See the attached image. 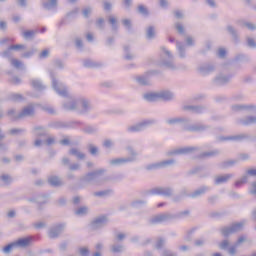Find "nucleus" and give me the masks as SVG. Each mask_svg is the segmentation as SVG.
Returning <instances> with one entry per match:
<instances>
[{"instance_id":"nucleus-1","label":"nucleus","mask_w":256,"mask_h":256,"mask_svg":"<svg viewBox=\"0 0 256 256\" xmlns=\"http://www.w3.org/2000/svg\"><path fill=\"white\" fill-rule=\"evenodd\" d=\"M104 173H107V169L100 168L81 176L77 185L78 189H84V187H87V185L93 183V181L95 185H103L107 183V181H111L112 179L109 176L100 178Z\"/></svg>"},{"instance_id":"nucleus-2","label":"nucleus","mask_w":256,"mask_h":256,"mask_svg":"<svg viewBox=\"0 0 256 256\" xmlns=\"http://www.w3.org/2000/svg\"><path fill=\"white\" fill-rule=\"evenodd\" d=\"M168 125H177L178 123H184L182 126L183 131H188L189 133H205L208 129H211V125L203 124V123H195L187 125V123H191V119L187 117H175L166 120Z\"/></svg>"},{"instance_id":"nucleus-3","label":"nucleus","mask_w":256,"mask_h":256,"mask_svg":"<svg viewBox=\"0 0 256 256\" xmlns=\"http://www.w3.org/2000/svg\"><path fill=\"white\" fill-rule=\"evenodd\" d=\"M49 76L52 83V89H54L55 93L59 95V97H69V88L59 79H57V73L53 70H49Z\"/></svg>"},{"instance_id":"nucleus-4","label":"nucleus","mask_w":256,"mask_h":256,"mask_svg":"<svg viewBox=\"0 0 256 256\" xmlns=\"http://www.w3.org/2000/svg\"><path fill=\"white\" fill-rule=\"evenodd\" d=\"M165 55L168 58H161L158 63V67H164L165 69H169L170 71H177V69H183L184 71L187 69L186 65H181L177 67L175 65V57L171 54V51L167 50V48H162Z\"/></svg>"},{"instance_id":"nucleus-5","label":"nucleus","mask_w":256,"mask_h":256,"mask_svg":"<svg viewBox=\"0 0 256 256\" xmlns=\"http://www.w3.org/2000/svg\"><path fill=\"white\" fill-rule=\"evenodd\" d=\"M243 227H245V221L235 222L230 226H223L219 231L224 239H228V237H231V235H235V233L243 231Z\"/></svg>"},{"instance_id":"nucleus-6","label":"nucleus","mask_w":256,"mask_h":256,"mask_svg":"<svg viewBox=\"0 0 256 256\" xmlns=\"http://www.w3.org/2000/svg\"><path fill=\"white\" fill-rule=\"evenodd\" d=\"M79 125H83V122L77 120L71 121H51L48 123L50 129H77Z\"/></svg>"},{"instance_id":"nucleus-7","label":"nucleus","mask_w":256,"mask_h":256,"mask_svg":"<svg viewBox=\"0 0 256 256\" xmlns=\"http://www.w3.org/2000/svg\"><path fill=\"white\" fill-rule=\"evenodd\" d=\"M78 115H89L95 109L91 100L85 97H78Z\"/></svg>"},{"instance_id":"nucleus-8","label":"nucleus","mask_w":256,"mask_h":256,"mask_svg":"<svg viewBox=\"0 0 256 256\" xmlns=\"http://www.w3.org/2000/svg\"><path fill=\"white\" fill-rule=\"evenodd\" d=\"M217 141L223 143V141H235L236 143H243V141H253V138L248 133H241L233 136H218Z\"/></svg>"},{"instance_id":"nucleus-9","label":"nucleus","mask_w":256,"mask_h":256,"mask_svg":"<svg viewBox=\"0 0 256 256\" xmlns=\"http://www.w3.org/2000/svg\"><path fill=\"white\" fill-rule=\"evenodd\" d=\"M107 223H109V218L106 215L98 216L90 223V229L92 231H99V229L106 227Z\"/></svg>"},{"instance_id":"nucleus-10","label":"nucleus","mask_w":256,"mask_h":256,"mask_svg":"<svg viewBox=\"0 0 256 256\" xmlns=\"http://www.w3.org/2000/svg\"><path fill=\"white\" fill-rule=\"evenodd\" d=\"M32 243L33 237L26 236L18 238L16 241L10 242V245L12 249H17V247H20V249H27V247H31Z\"/></svg>"},{"instance_id":"nucleus-11","label":"nucleus","mask_w":256,"mask_h":256,"mask_svg":"<svg viewBox=\"0 0 256 256\" xmlns=\"http://www.w3.org/2000/svg\"><path fill=\"white\" fill-rule=\"evenodd\" d=\"M157 123L156 120H144L136 125L128 127L127 131L129 133H139V131H145L147 127H151V125H155Z\"/></svg>"},{"instance_id":"nucleus-12","label":"nucleus","mask_w":256,"mask_h":256,"mask_svg":"<svg viewBox=\"0 0 256 256\" xmlns=\"http://www.w3.org/2000/svg\"><path fill=\"white\" fill-rule=\"evenodd\" d=\"M194 151H201V148L197 146L184 147L175 150H170L166 152V155L167 157H173V155H189L191 153H194Z\"/></svg>"},{"instance_id":"nucleus-13","label":"nucleus","mask_w":256,"mask_h":256,"mask_svg":"<svg viewBox=\"0 0 256 256\" xmlns=\"http://www.w3.org/2000/svg\"><path fill=\"white\" fill-rule=\"evenodd\" d=\"M65 227H66L65 223H59L50 227L48 231L49 239H59L61 234L65 231Z\"/></svg>"},{"instance_id":"nucleus-14","label":"nucleus","mask_w":256,"mask_h":256,"mask_svg":"<svg viewBox=\"0 0 256 256\" xmlns=\"http://www.w3.org/2000/svg\"><path fill=\"white\" fill-rule=\"evenodd\" d=\"M233 79V74H219L213 79V84L216 87H225V85H229L231 80Z\"/></svg>"},{"instance_id":"nucleus-15","label":"nucleus","mask_w":256,"mask_h":256,"mask_svg":"<svg viewBox=\"0 0 256 256\" xmlns=\"http://www.w3.org/2000/svg\"><path fill=\"white\" fill-rule=\"evenodd\" d=\"M205 169L206 167L204 165L195 166L187 172V176L191 177V175H198L200 179H205L209 177V172L205 171Z\"/></svg>"},{"instance_id":"nucleus-16","label":"nucleus","mask_w":256,"mask_h":256,"mask_svg":"<svg viewBox=\"0 0 256 256\" xmlns=\"http://www.w3.org/2000/svg\"><path fill=\"white\" fill-rule=\"evenodd\" d=\"M64 99H70L69 102H64L62 107L64 111H77L79 106V98L69 95V97H64Z\"/></svg>"},{"instance_id":"nucleus-17","label":"nucleus","mask_w":256,"mask_h":256,"mask_svg":"<svg viewBox=\"0 0 256 256\" xmlns=\"http://www.w3.org/2000/svg\"><path fill=\"white\" fill-rule=\"evenodd\" d=\"M151 195H161L162 197H173V188L156 187L150 191Z\"/></svg>"},{"instance_id":"nucleus-18","label":"nucleus","mask_w":256,"mask_h":256,"mask_svg":"<svg viewBox=\"0 0 256 256\" xmlns=\"http://www.w3.org/2000/svg\"><path fill=\"white\" fill-rule=\"evenodd\" d=\"M33 115H35V107L28 105L17 116H14L13 121H19V119H23L24 117H33Z\"/></svg>"},{"instance_id":"nucleus-19","label":"nucleus","mask_w":256,"mask_h":256,"mask_svg":"<svg viewBox=\"0 0 256 256\" xmlns=\"http://www.w3.org/2000/svg\"><path fill=\"white\" fill-rule=\"evenodd\" d=\"M232 113H239L241 111H256L255 104H236L231 106Z\"/></svg>"},{"instance_id":"nucleus-20","label":"nucleus","mask_w":256,"mask_h":256,"mask_svg":"<svg viewBox=\"0 0 256 256\" xmlns=\"http://www.w3.org/2000/svg\"><path fill=\"white\" fill-rule=\"evenodd\" d=\"M209 191H211V187L202 185L190 193V199H199V197H203V195L209 193Z\"/></svg>"},{"instance_id":"nucleus-21","label":"nucleus","mask_w":256,"mask_h":256,"mask_svg":"<svg viewBox=\"0 0 256 256\" xmlns=\"http://www.w3.org/2000/svg\"><path fill=\"white\" fill-rule=\"evenodd\" d=\"M136 83H138L141 87H151V78L148 76L147 72L142 75H138L135 77Z\"/></svg>"},{"instance_id":"nucleus-22","label":"nucleus","mask_w":256,"mask_h":256,"mask_svg":"<svg viewBox=\"0 0 256 256\" xmlns=\"http://www.w3.org/2000/svg\"><path fill=\"white\" fill-rule=\"evenodd\" d=\"M237 125H242V127H251V125H256V116H246L240 118L236 121Z\"/></svg>"},{"instance_id":"nucleus-23","label":"nucleus","mask_w":256,"mask_h":256,"mask_svg":"<svg viewBox=\"0 0 256 256\" xmlns=\"http://www.w3.org/2000/svg\"><path fill=\"white\" fill-rule=\"evenodd\" d=\"M133 158H114L109 161L111 167H121V165H127V163H133Z\"/></svg>"},{"instance_id":"nucleus-24","label":"nucleus","mask_w":256,"mask_h":256,"mask_svg":"<svg viewBox=\"0 0 256 256\" xmlns=\"http://www.w3.org/2000/svg\"><path fill=\"white\" fill-rule=\"evenodd\" d=\"M218 155H221V150L214 149L212 151L202 152L199 155L195 156L194 159H210L211 157H218Z\"/></svg>"},{"instance_id":"nucleus-25","label":"nucleus","mask_w":256,"mask_h":256,"mask_svg":"<svg viewBox=\"0 0 256 256\" xmlns=\"http://www.w3.org/2000/svg\"><path fill=\"white\" fill-rule=\"evenodd\" d=\"M49 203L48 194H39L36 196V205H38V211H43V205Z\"/></svg>"},{"instance_id":"nucleus-26","label":"nucleus","mask_w":256,"mask_h":256,"mask_svg":"<svg viewBox=\"0 0 256 256\" xmlns=\"http://www.w3.org/2000/svg\"><path fill=\"white\" fill-rule=\"evenodd\" d=\"M226 31L231 36L232 41L233 43H235V45L240 43L241 40L239 38V32L237 31V29H235V27H233L232 25H228L226 27Z\"/></svg>"},{"instance_id":"nucleus-27","label":"nucleus","mask_w":256,"mask_h":256,"mask_svg":"<svg viewBox=\"0 0 256 256\" xmlns=\"http://www.w3.org/2000/svg\"><path fill=\"white\" fill-rule=\"evenodd\" d=\"M79 14V8H74L73 10L67 12L65 18H63L60 21V26L61 25H67L69 23V19H75V17H77V15Z\"/></svg>"},{"instance_id":"nucleus-28","label":"nucleus","mask_w":256,"mask_h":256,"mask_svg":"<svg viewBox=\"0 0 256 256\" xmlns=\"http://www.w3.org/2000/svg\"><path fill=\"white\" fill-rule=\"evenodd\" d=\"M142 99L147 103H157L159 101V92H147L143 94Z\"/></svg>"},{"instance_id":"nucleus-29","label":"nucleus","mask_w":256,"mask_h":256,"mask_svg":"<svg viewBox=\"0 0 256 256\" xmlns=\"http://www.w3.org/2000/svg\"><path fill=\"white\" fill-rule=\"evenodd\" d=\"M231 179H233V174L216 176L214 178V185H223V183H229Z\"/></svg>"},{"instance_id":"nucleus-30","label":"nucleus","mask_w":256,"mask_h":256,"mask_svg":"<svg viewBox=\"0 0 256 256\" xmlns=\"http://www.w3.org/2000/svg\"><path fill=\"white\" fill-rule=\"evenodd\" d=\"M162 99V101H173L175 99V94L170 90H164L158 92V100Z\"/></svg>"},{"instance_id":"nucleus-31","label":"nucleus","mask_w":256,"mask_h":256,"mask_svg":"<svg viewBox=\"0 0 256 256\" xmlns=\"http://www.w3.org/2000/svg\"><path fill=\"white\" fill-rule=\"evenodd\" d=\"M32 133H34L35 137H49V132L44 126H35Z\"/></svg>"},{"instance_id":"nucleus-32","label":"nucleus","mask_w":256,"mask_h":256,"mask_svg":"<svg viewBox=\"0 0 256 256\" xmlns=\"http://www.w3.org/2000/svg\"><path fill=\"white\" fill-rule=\"evenodd\" d=\"M41 5L46 11H51V9H57V7H59V0L43 1Z\"/></svg>"},{"instance_id":"nucleus-33","label":"nucleus","mask_w":256,"mask_h":256,"mask_svg":"<svg viewBox=\"0 0 256 256\" xmlns=\"http://www.w3.org/2000/svg\"><path fill=\"white\" fill-rule=\"evenodd\" d=\"M199 73H201L203 76L210 75V73H213L215 71V65L213 64H204L198 68Z\"/></svg>"},{"instance_id":"nucleus-34","label":"nucleus","mask_w":256,"mask_h":256,"mask_svg":"<svg viewBox=\"0 0 256 256\" xmlns=\"http://www.w3.org/2000/svg\"><path fill=\"white\" fill-rule=\"evenodd\" d=\"M48 184L50 187H63L64 183L59 176L52 175L48 177Z\"/></svg>"},{"instance_id":"nucleus-35","label":"nucleus","mask_w":256,"mask_h":256,"mask_svg":"<svg viewBox=\"0 0 256 256\" xmlns=\"http://www.w3.org/2000/svg\"><path fill=\"white\" fill-rule=\"evenodd\" d=\"M111 195H115V190L106 189V190H101L93 193L94 197H100L101 199H105V197H111Z\"/></svg>"},{"instance_id":"nucleus-36","label":"nucleus","mask_w":256,"mask_h":256,"mask_svg":"<svg viewBox=\"0 0 256 256\" xmlns=\"http://www.w3.org/2000/svg\"><path fill=\"white\" fill-rule=\"evenodd\" d=\"M83 65L84 67H86L87 69H97L99 67H103V63L101 62H95L91 59H86L83 61Z\"/></svg>"},{"instance_id":"nucleus-37","label":"nucleus","mask_w":256,"mask_h":256,"mask_svg":"<svg viewBox=\"0 0 256 256\" xmlns=\"http://www.w3.org/2000/svg\"><path fill=\"white\" fill-rule=\"evenodd\" d=\"M7 101H12L13 103H21V101H25V97L19 93H10L7 96Z\"/></svg>"},{"instance_id":"nucleus-38","label":"nucleus","mask_w":256,"mask_h":256,"mask_svg":"<svg viewBox=\"0 0 256 256\" xmlns=\"http://www.w3.org/2000/svg\"><path fill=\"white\" fill-rule=\"evenodd\" d=\"M158 217L160 219L161 224L169 223V221H174L173 213H169V212L160 213L158 214Z\"/></svg>"},{"instance_id":"nucleus-39","label":"nucleus","mask_w":256,"mask_h":256,"mask_svg":"<svg viewBox=\"0 0 256 256\" xmlns=\"http://www.w3.org/2000/svg\"><path fill=\"white\" fill-rule=\"evenodd\" d=\"M145 205H147V200L145 199H136L130 203V207H132V209H143Z\"/></svg>"},{"instance_id":"nucleus-40","label":"nucleus","mask_w":256,"mask_h":256,"mask_svg":"<svg viewBox=\"0 0 256 256\" xmlns=\"http://www.w3.org/2000/svg\"><path fill=\"white\" fill-rule=\"evenodd\" d=\"M68 155H72L73 157H76V159H79L80 161L85 160V154L79 151L77 148H70L68 151Z\"/></svg>"},{"instance_id":"nucleus-41","label":"nucleus","mask_w":256,"mask_h":256,"mask_svg":"<svg viewBox=\"0 0 256 256\" xmlns=\"http://www.w3.org/2000/svg\"><path fill=\"white\" fill-rule=\"evenodd\" d=\"M157 37V32L155 31V26H148L146 28V39L148 41H153Z\"/></svg>"},{"instance_id":"nucleus-42","label":"nucleus","mask_w":256,"mask_h":256,"mask_svg":"<svg viewBox=\"0 0 256 256\" xmlns=\"http://www.w3.org/2000/svg\"><path fill=\"white\" fill-rule=\"evenodd\" d=\"M165 245H167V239H165L164 237H159L156 240L155 249L157 251H162V249L166 248Z\"/></svg>"},{"instance_id":"nucleus-43","label":"nucleus","mask_w":256,"mask_h":256,"mask_svg":"<svg viewBox=\"0 0 256 256\" xmlns=\"http://www.w3.org/2000/svg\"><path fill=\"white\" fill-rule=\"evenodd\" d=\"M74 214L77 216V217H85L87 215H89V207L87 206H81L79 207L78 209H76L74 211Z\"/></svg>"},{"instance_id":"nucleus-44","label":"nucleus","mask_w":256,"mask_h":256,"mask_svg":"<svg viewBox=\"0 0 256 256\" xmlns=\"http://www.w3.org/2000/svg\"><path fill=\"white\" fill-rule=\"evenodd\" d=\"M123 50H124V53H125L124 59L126 61H133V59H135V55H133L131 53V47L129 45H124Z\"/></svg>"},{"instance_id":"nucleus-45","label":"nucleus","mask_w":256,"mask_h":256,"mask_svg":"<svg viewBox=\"0 0 256 256\" xmlns=\"http://www.w3.org/2000/svg\"><path fill=\"white\" fill-rule=\"evenodd\" d=\"M108 23L111 25V29L114 33H117V31H119V23L117 22V18L109 16Z\"/></svg>"},{"instance_id":"nucleus-46","label":"nucleus","mask_w":256,"mask_h":256,"mask_svg":"<svg viewBox=\"0 0 256 256\" xmlns=\"http://www.w3.org/2000/svg\"><path fill=\"white\" fill-rule=\"evenodd\" d=\"M22 37L26 41H33V39H35V30H24L22 32Z\"/></svg>"},{"instance_id":"nucleus-47","label":"nucleus","mask_w":256,"mask_h":256,"mask_svg":"<svg viewBox=\"0 0 256 256\" xmlns=\"http://www.w3.org/2000/svg\"><path fill=\"white\" fill-rule=\"evenodd\" d=\"M189 215H191V211L184 210V211L172 214V217L175 221L176 219H184V217H189Z\"/></svg>"},{"instance_id":"nucleus-48","label":"nucleus","mask_w":256,"mask_h":256,"mask_svg":"<svg viewBox=\"0 0 256 256\" xmlns=\"http://www.w3.org/2000/svg\"><path fill=\"white\" fill-rule=\"evenodd\" d=\"M122 25L123 27H125L128 33H133V22L131 21V19H123Z\"/></svg>"},{"instance_id":"nucleus-49","label":"nucleus","mask_w":256,"mask_h":256,"mask_svg":"<svg viewBox=\"0 0 256 256\" xmlns=\"http://www.w3.org/2000/svg\"><path fill=\"white\" fill-rule=\"evenodd\" d=\"M176 47L178 49L179 57L180 59H185L186 54H185V45L182 44L179 41H176Z\"/></svg>"},{"instance_id":"nucleus-50","label":"nucleus","mask_w":256,"mask_h":256,"mask_svg":"<svg viewBox=\"0 0 256 256\" xmlns=\"http://www.w3.org/2000/svg\"><path fill=\"white\" fill-rule=\"evenodd\" d=\"M234 61L238 63H249L251 61V58H249L245 54H238L235 56Z\"/></svg>"},{"instance_id":"nucleus-51","label":"nucleus","mask_w":256,"mask_h":256,"mask_svg":"<svg viewBox=\"0 0 256 256\" xmlns=\"http://www.w3.org/2000/svg\"><path fill=\"white\" fill-rule=\"evenodd\" d=\"M88 153L92 155V157H97L99 155V147L95 146L94 144L87 145Z\"/></svg>"},{"instance_id":"nucleus-52","label":"nucleus","mask_w":256,"mask_h":256,"mask_svg":"<svg viewBox=\"0 0 256 256\" xmlns=\"http://www.w3.org/2000/svg\"><path fill=\"white\" fill-rule=\"evenodd\" d=\"M13 50L11 49V46H9L7 48V50H4L3 52L0 53V56L3 58V59H8L9 61H11V59H13Z\"/></svg>"},{"instance_id":"nucleus-53","label":"nucleus","mask_w":256,"mask_h":256,"mask_svg":"<svg viewBox=\"0 0 256 256\" xmlns=\"http://www.w3.org/2000/svg\"><path fill=\"white\" fill-rule=\"evenodd\" d=\"M31 85L36 91L45 90V86H43V83L40 80H31Z\"/></svg>"},{"instance_id":"nucleus-54","label":"nucleus","mask_w":256,"mask_h":256,"mask_svg":"<svg viewBox=\"0 0 256 256\" xmlns=\"http://www.w3.org/2000/svg\"><path fill=\"white\" fill-rule=\"evenodd\" d=\"M137 13H139V15H143V17H149V9H147L143 4L138 5Z\"/></svg>"},{"instance_id":"nucleus-55","label":"nucleus","mask_w":256,"mask_h":256,"mask_svg":"<svg viewBox=\"0 0 256 256\" xmlns=\"http://www.w3.org/2000/svg\"><path fill=\"white\" fill-rule=\"evenodd\" d=\"M175 163H177L175 159L163 160V161H160V168L165 169L167 167H171L175 165Z\"/></svg>"},{"instance_id":"nucleus-56","label":"nucleus","mask_w":256,"mask_h":256,"mask_svg":"<svg viewBox=\"0 0 256 256\" xmlns=\"http://www.w3.org/2000/svg\"><path fill=\"white\" fill-rule=\"evenodd\" d=\"M237 160H227L219 164L220 169H228V167H233L236 165Z\"/></svg>"},{"instance_id":"nucleus-57","label":"nucleus","mask_w":256,"mask_h":256,"mask_svg":"<svg viewBox=\"0 0 256 256\" xmlns=\"http://www.w3.org/2000/svg\"><path fill=\"white\" fill-rule=\"evenodd\" d=\"M207 111V106L205 105H194V113L196 115H203Z\"/></svg>"},{"instance_id":"nucleus-58","label":"nucleus","mask_w":256,"mask_h":256,"mask_svg":"<svg viewBox=\"0 0 256 256\" xmlns=\"http://www.w3.org/2000/svg\"><path fill=\"white\" fill-rule=\"evenodd\" d=\"M35 53H37V48H31L30 50L22 53L21 57L23 59H31V57H33V55H35Z\"/></svg>"},{"instance_id":"nucleus-59","label":"nucleus","mask_w":256,"mask_h":256,"mask_svg":"<svg viewBox=\"0 0 256 256\" xmlns=\"http://www.w3.org/2000/svg\"><path fill=\"white\" fill-rule=\"evenodd\" d=\"M148 225H150V226L161 225V220H160V218H159V214L152 216V217L148 220Z\"/></svg>"},{"instance_id":"nucleus-60","label":"nucleus","mask_w":256,"mask_h":256,"mask_svg":"<svg viewBox=\"0 0 256 256\" xmlns=\"http://www.w3.org/2000/svg\"><path fill=\"white\" fill-rule=\"evenodd\" d=\"M217 201H219V195H211L207 198V203L208 205H210L211 207L217 205Z\"/></svg>"},{"instance_id":"nucleus-61","label":"nucleus","mask_w":256,"mask_h":256,"mask_svg":"<svg viewBox=\"0 0 256 256\" xmlns=\"http://www.w3.org/2000/svg\"><path fill=\"white\" fill-rule=\"evenodd\" d=\"M246 45L249 49H256V41L254 38L247 37L246 38Z\"/></svg>"},{"instance_id":"nucleus-62","label":"nucleus","mask_w":256,"mask_h":256,"mask_svg":"<svg viewBox=\"0 0 256 256\" xmlns=\"http://www.w3.org/2000/svg\"><path fill=\"white\" fill-rule=\"evenodd\" d=\"M83 131L87 134V135H95V133H97L98 129L93 127V126H86Z\"/></svg>"},{"instance_id":"nucleus-63","label":"nucleus","mask_w":256,"mask_h":256,"mask_svg":"<svg viewBox=\"0 0 256 256\" xmlns=\"http://www.w3.org/2000/svg\"><path fill=\"white\" fill-rule=\"evenodd\" d=\"M160 255L161 256H177V254L173 253V251H171V249L169 248H164L160 250Z\"/></svg>"},{"instance_id":"nucleus-64","label":"nucleus","mask_w":256,"mask_h":256,"mask_svg":"<svg viewBox=\"0 0 256 256\" xmlns=\"http://www.w3.org/2000/svg\"><path fill=\"white\" fill-rule=\"evenodd\" d=\"M78 252H79V255L80 256H89L91 251H89V248L88 247H80L78 249Z\"/></svg>"}]
</instances>
